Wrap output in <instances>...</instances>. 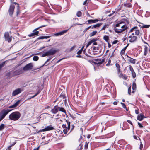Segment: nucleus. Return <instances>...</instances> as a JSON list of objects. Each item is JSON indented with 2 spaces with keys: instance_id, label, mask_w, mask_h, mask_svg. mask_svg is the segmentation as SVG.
<instances>
[{
  "instance_id": "42",
  "label": "nucleus",
  "mask_w": 150,
  "mask_h": 150,
  "mask_svg": "<svg viewBox=\"0 0 150 150\" xmlns=\"http://www.w3.org/2000/svg\"><path fill=\"white\" fill-rule=\"evenodd\" d=\"M83 50L81 49L79 50L77 53V54L78 55L80 54H81Z\"/></svg>"
},
{
  "instance_id": "3",
  "label": "nucleus",
  "mask_w": 150,
  "mask_h": 150,
  "mask_svg": "<svg viewBox=\"0 0 150 150\" xmlns=\"http://www.w3.org/2000/svg\"><path fill=\"white\" fill-rule=\"evenodd\" d=\"M12 110L9 109L2 110L0 112V122L4 118L6 115Z\"/></svg>"
},
{
  "instance_id": "36",
  "label": "nucleus",
  "mask_w": 150,
  "mask_h": 150,
  "mask_svg": "<svg viewBox=\"0 0 150 150\" xmlns=\"http://www.w3.org/2000/svg\"><path fill=\"white\" fill-rule=\"evenodd\" d=\"M5 126L4 124H2L0 125V131L2 130L4 128Z\"/></svg>"
},
{
  "instance_id": "55",
  "label": "nucleus",
  "mask_w": 150,
  "mask_h": 150,
  "mask_svg": "<svg viewBox=\"0 0 150 150\" xmlns=\"http://www.w3.org/2000/svg\"><path fill=\"white\" fill-rule=\"evenodd\" d=\"M118 42V41L117 40H115L114 41L112 42V44H116Z\"/></svg>"
},
{
  "instance_id": "48",
  "label": "nucleus",
  "mask_w": 150,
  "mask_h": 150,
  "mask_svg": "<svg viewBox=\"0 0 150 150\" xmlns=\"http://www.w3.org/2000/svg\"><path fill=\"white\" fill-rule=\"evenodd\" d=\"M48 56V54L47 53V52H45V53H44V54H42V57H45V56Z\"/></svg>"
},
{
  "instance_id": "34",
  "label": "nucleus",
  "mask_w": 150,
  "mask_h": 150,
  "mask_svg": "<svg viewBox=\"0 0 150 150\" xmlns=\"http://www.w3.org/2000/svg\"><path fill=\"white\" fill-rule=\"evenodd\" d=\"M82 14V13L80 11H78L77 13L76 16L78 17H80L81 16Z\"/></svg>"
},
{
  "instance_id": "46",
  "label": "nucleus",
  "mask_w": 150,
  "mask_h": 150,
  "mask_svg": "<svg viewBox=\"0 0 150 150\" xmlns=\"http://www.w3.org/2000/svg\"><path fill=\"white\" fill-rule=\"evenodd\" d=\"M128 93L129 94H130L131 93V87L130 86L128 88Z\"/></svg>"
},
{
  "instance_id": "14",
  "label": "nucleus",
  "mask_w": 150,
  "mask_h": 150,
  "mask_svg": "<svg viewBox=\"0 0 150 150\" xmlns=\"http://www.w3.org/2000/svg\"><path fill=\"white\" fill-rule=\"evenodd\" d=\"M54 129V128H53V127H52V125H50L47 126V127L42 129L41 131L44 132L49 130H52Z\"/></svg>"
},
{
  "instance_id": "25",
  "label": "nucleus",
  "mask_w": 150,
  "mask_h": 150,
  "mask_svg": "<svg viewBox=\"0 0 150 150\" xmlns=\"http://www.w3.org/2000/svg\"><path fill=\"white\" fill-rule=\"evenodd\" d=\"M129 45V44H128L124 48H123L121 51L120 52V54H125V50L127 47L128 45Z\"/></svg>"
},
{
  "instance_id": "19",
  "label": "nucleus",
  "mask_w": 150,
  "mask_h": 150,
  "mask_svg": "<svg viewBox=\"0 0 150 150\" xmlns=\"http://www.w3.org/2000/svg\"><path fill=\"white\" fill-rule=\"evenodd\" d=\"M144 118H145V117L143 114L141 113L137 116V119L139 121H142Z\"/></svg>"
},
{
  "instance_id": "33",
  "label": "nucleus",
  "mask_w": 150,
  "mask_h": 150,
  "mask_svg": "<svg viewBox=\"0 0 150 150\" xmlns=\"http://www.w3.org/2000/svg\"><path fill=\"white\" fill-rule=\"evenodd\" d=\"M103 38L106 42H108L109 38V37L108 36L105 35L103 37Z\"/></svg>"
},
{
  "instance_id": "5",
  "label": "nucleus",
  "mask_w": 150,
  "mask_h": 150,
  "mask_svg": "<svg viewBox=\"0 0 150 150\" xmlns=\"http://www.w3.org/2000/svg\"><path fill=\"white\" fill-rule=\"evenodd\" d=\"M129 36L127 38V40L130 42H133L137 40V37L134 35V33H132L130 35L129 34Z\"/></svg>"
},
{
  "instance_id": "22",
  "label": "nucleus",
  "mask_w": 150,
  "mask_h": 150,
  "mask_svg": "<svg viewBox=\"0 0 150 150\" xmlns=\"http://www.w3.org/2000/svg\"><path fill=\"white\" fill-rule=\"evenodd\" d=\"M58 108L59 111L62 112L64 113L65 114H66V111L63 108L60 107L58 106Z\"/></svg>"
},
{
  "instance_id": "23",
  "label": "nucleus",
  "mask_w": 150,
  "mask_h": 150,
  "mask_svg": "<svg viewBox=\"0 0 150 150\" xmlns=\"http://www.w3.org/2000/svg\"><path fill=\"white\" fill-rule=\"evenodd\" d=\"M115 66L117 68V74H119L121 72L120 69V66L118 63L115 64Z\"/></svg>"
},
{
  "instance_id": "32",
  "label": "nucleus",
  "mask_w": 150,
  "mask_h": 150,
  "mask_svg": "<svg viewBox=\"0 0 150 150\" xmlns=\"http://www.w3.org/2000/svg\"><path fill=\"white\" fill-rule=\"evenodd\" d=\"M97 33V31H93V32L90 33V37H92L93 36L95 35Z\"/></svg>"
},
{
  "instance_id": "59",
  "label": "nucleus",
  "mask_w": 150,
  "mask_h": 150,
  "mask_svg": "<svg viewBox=\"0 0 150 150\" xmlns=\"http://www.w3.org/2000/svg\"><path fill=\"white\" fill-rule=\"evenodd\" d=\"M108 47L109 48H110L111 47V45L110 43H109V42H108Z\"/></svg>"
},
{
  "instance_id": "2",
  "label": "nucleus",
  "mask_w": 150,
  "mask_h": 150,
  "mask_svg": "<svg viewBox=\"0 0 150 150\" xmlns=\"http://www.w3.org/2000/svg\"><path fill=\"white\" fill-rule=\"evenodd\" d=\"M21 114L18 112H14L10 115L9 118L10 120L13 121L18 120L21 117Z\"/></svg>"
},
{
  "instance_id": "58",
  "label": "nucleus",
  "mask_w": 150,
  "mask_h": 150,
  "mask_svg": "<svg viewBox=\"0 0 150 150\" xmlns=\"http://www.w3.org/2000/svg\"><path fill=\"white\" fill-rule=\"evenodd\" d=\"M142 148H143V145L141 143V144H140V149H142Z\"/></svg>"
},
{
  "instance_id": "51",
  "label": "nucleus",
  "mask_w": 150,
  "mask_h": 150,
  "mask_svg": "<svg viewBox=\"0 0 150 150\" xmlns=\"http://www.w3.org/2000/svg\"><path fill=\"white\" fill-rule=\"evenodd\" d=\"M138 125L139 127L141 128H142L143 127V126L142 125V124L139 122L138 123Z\"/></svg>"
},
{
  "instance_id": "28",
  "label": "nucleus",
  "mask_w": 150,
  "mask_h": 150,
  "mask_svg": "<svg viewBox=\"0 0 150 150\" xmlns=\"http://www.w3.org/2000/svg\"><path fill=\"white\" fill-rule=\"evenodd\" d=\"M109 26V25L108 24V23L105 24L102 28L101 30H105L106 28H108Z\"/></svg>"
},
{
  "instance_id": "4",
  "label": "nucleus",
  "mask_w": 150,
  "mask_h": 150,
  "mask_svg": "<svg viewBox=\"0 0 150 150\" xmlns=\"http://www.w3.org/2000/svg\"><path fill=\"white\" fill-rule=\"evenodd\" d=\"M66 122L67 125V126L66 124H63L62 125V127L63 129V131L64 134H66L68 132L70 129V122L66 120Z\"/></svg>"
},
{
  "instance_id": "24",
  "label": "nucleus",
  "mask_w": 150,
  "mask_h": 150,
  "mask_svg": "<svg viewBox=\"0 0 150 150\" xmlns=\"http://www.w3.org/2000/svg\"><path fill=\"white\" fill-rule=\"evenodd\" d=\"M132 88L133 91H132V93H133L134 92V90H135L136 88V85L135 82H133L132 85Z\"/></svg>"
},
{
  "instance_id": "56",
  "label": "nucleus",
  "mask_w": 150,
  "mask_h": 150,
  "mask_svg": "<svg viewBox=\"0 0 150 150\" xmlns=\"http://www.w3.org/2000/svg\"><path fill=\"white\" fill-rule=\"evenodd\" d=\"M134 139H135L136 140H138V139H139V138L138 137H137L136 136H134Z\"/></svg>"
},
{
  "instance_id": "37",
  "label": "nucleus",
  "mask_w": 150,
  "mask_h": 150,
  "mask_svg": "<svg viewBox=\"0 0 150 150\" xmlns=\"http://www.w3.org/2000/svg\"><path fill=\"white\" fill-rule=\"evenodd\" d=\"M102 24V23H97L94 25L95 28H96L100 27Z\"/></svg>"
},
{
  "instance_id": "29",
  "label": "nucleus",
  "mask_w": 150,
  "mask_h": 150,
  "mask_svg": "<svg viewBox=\"0 0 150 150\" xmlns=\"http://www.w3.org/2000/svg\"><path fill=\"white\" fill-rule=\"evenodd\" d=\"M83 105L82 107L84 108H85L87 107V103L86 100L84 101L82 103Z\"/></svg>"
},
{
  "instance_id": "18",
  "label": "nucleus",
  "mask_w": 150,
  "mask_h": 150,
  "mask_svg": "<svg viewBox=\"0 0 150 150\" xmlns=\"http://www.w3.org/2000/svg\"><path fill=\"white\" fill-rule=\"evenodd\" d=\"M20 100H18L13 105L8 107L10 108H14L17 106L20 103Z\"/></svg>"
},
{
  "instance_id": "47",
  "label": "nucleus",
  "mask_w": 150,
  "mask_h": 150,
  "mask_svg": "<svg viewBox=\"0 0 150 150\" xmlns=\"http://www.w3.org/2000/svg\"><path fill=\"white\" fill-rule=\"evenodd\" d=\"M76 46H74L72 47H71L69 50L70 51H71L73 50L75 48Z\"/></svg>"
},
{
  "instance_id": "15",
  "label": "nucleus",
  "mask_w": 150,
  "mask_h": 150,
  "mask_svg": "<svg viewBox=\"0 0 150 150\" xmlns=\"http://www.w3.org/2000/svg\"><path fill=\"white\" fill-rule=\"evenodd\" d=\"M95 60L96 61V64H100L104 62L105 59L104 58L100 59H95Z\"/></svg>"
},
{
  "instance_id": "17",
  "label": "nucleus",
  "mask_w": 150,
  "mask_h": 150,
  "mask_svg": "<svg viewBox=\"0 0 150 150\" xmlns=\"http://www.w3.org/2000/svg\"><path fill=\"white\" fill-rule=\"evenodd\" d=\"M127 57L129 58L127 59V61L129 62L132 63L133 64H135L136 63V60L135 59H133L131 58L128 56H127Z\"/></svg>"
},
{
  "instance_id": "8",
  "label": "nucleus",
  "mask_w": 150,
  "mask_h": 150,
  "mask_svg": "<svg viewBox=\"0 0 150 150\" xmlns=\"http://www.w3.org/2000/svg\"><path fill=\"white\" fill-rule=\"evenodd\" d=\"M58 50H57L52 49L46 52L48 54V56H49L54 54Z\"/></svg>"
},
{
  "instance_id": "43",
  "label": "nucleus",
  "mask_w": 150,
  "mask_h": 150,
  "mask_svg": "<svg viewBox=\"0 0 150 150\" xmlns=\"http://www.w3.org/2000/svg\"><path fill=\"white\" fill-rule=\"evenodd\" d=\"M118 74L119 77L120 78H122L124 75L123 74L121 73H120L119 74Z\"/></svg>"
},
{
  "instance_id": "12",
  "label": "nucleus",
  "mask_w": 150,
  "mask_h": 150,
  "mask_svg": "<svg viewBox=\"0 0 150 150\" xmlns=\"http://www.w3.org/2000/svg\"><path fill=\"white\" fill-rule=\"evenodd\" d=\"M15 8V6L13 4H11L10 6L8 12L9 14L11 16L12 15Z\"/></svg>"
},
{
  "instance_id": "64",
  "label": "nucleus",
  "mask_w": 150,
  "mask_h": 150,
  "mask_svg": "<svg viewBox=\"0 0 150 150\" xmlns=\"http://www.w3.org/2000/svg\"><path fill=\"white\" fill-rule=\"evenodd\" d=\"M39 148H40V146H39L36 148L34 149H35V150H39Z\"/></svg>"
},
{
  "instance_id": "62",
  "label": "nucleus",
  "mask_w": 150,
  "mask_h": 150,
  "mask_svg": "<svg viewBox=\"0 0 150 150\" xmlns=\"http://www.w3.org/2000/svg\"><path fill=\"white\" fill-rule=\"evenodd\" d=\"M11 146H10L8 147V149L9 150H11Z\"/></svg>"
},
{
  "instance_id": "13",
  "label": "nucleus",
  "mask_w": 150,
  "mask_h": 150,
  "mask_svg": "<svg viewBox=\"0 0 150 150\" xmlns=\"http://www.w3.org/2000/svg\"><path fill=\"white\" fill-rule=\"evenodd\" d=\"M58 106L56 105L54 106V108L51 110V112L54 114H56L59 111Z\"/></svg>"
},
{
  "instance_id": "30",
  "label": "nucleus",
  "mask_w": 150,
  "mask_h": 150,
  "mask_svg": "<svg viewBox=\"0 0 150 150\" xmlns=\"http://www.w3.org/2000/svg\"><path fill=\"white\" fill-rule=\"evenodd\" d=\"M96 40V39H93L91 40L88 43L89 45L93 42H95Z\"/></svg>"
},
{
  "instance_id": "50",
  "label": "nucleus",
  "mask_w": 150,
  "mask_h": 150,
  "mask_svg": "<svg viewBox=\"0 0 150 150\" xmlns=\"http://www.w3.org/2000/svg\"><path fill=\"white\" fill-rule=\"evenodd\" d=\"M91 26H89L87 28L84 30V31L85 32L87 30H89L91 28Z\"/></svg>"
},
{
  "instance_id": "9",
  "label": "nucleus",
  "mask_w": 150,
  "mask_h": 150,
  "mask_svg": "<svg viewBox=\"0 0 150 150\" xmlns=\"http://www.w3.org/2000/svg\"><path fill=\"white\" fill-rule=\"evenodd\" d=\"M4 37L5 40L10 42L11 41L12 36L10 37L9 33L8 32H6L4 34Z\"/></svg>"
},
{
  "instance_id": "45",
  "label": "nucleus",
  "mask_w": 150,
  "mask_h": 150,
  "mask_svg": "<svg viewBox=\"0 0 150 150\" xmlns=\"http://www.w3.org/2000/svg\"><path fill=\"white\" fill-rule=\"evenodd\" d=\"M121 104H122V107L124 108L125 109L126 108V105L124 103L121 102Z\"/></svg>"
},
{
  "instance_id": "16",
  "label": "nucleus",
  "mask_w": 150,
  "mask_h": 150,
  "mask_svg": "<svg viewBox=\"0 0 150 150\" xmlns=\"http://www.w3.org/2000/svg\"><path fill=\"white\" fill-rule=\"evenodd\" d=\"M150 49H149V47L147 46H144V55L145 56L149 53V52Z\"/></svg>"
},
{
  "instance_id": "6",
  "label": "nucleus",
  "mask_w": 150,
  "mask_h": 150,
  "mask_svg": "<svg viewBox=\"0 0 150 150\" xmlns=\"http://www.w3.org/2000/svg\"><path fill=\"white\" fill-rule=\"evenodd\" d=\"M44 26H42L35 29L33 30V33L30 34L28 35V36L29 37H32L38 35L39 34V31H36V30L39 29L40 28Z\"/></svg>"
},
{
  "instance_id": "31",
  "label": "nucleus",
  "mask_w": 150,
  "mask_h": 150,
  "mask_svg": "<svg viewBox=\"0 0 150 150\" xmlns=\"http://www.w3.org/2000/svg\"><path fill=\"white\" fill-rule=\"evenodd\" d=\"M115 50V49L113 50H111V51L110 52V53L111 54V55L110 56V57H113L115 55L114 52Z\"/></svg>"
},
{
  "instance_id": "20",
  "label": "nucleus",
  "mask_w": 150,
  "mask_h": 150,
  "mask_svg": "<svg viewBox=\"0 0 150 150\" xmlns=\"http://www.w3.org/2000/svg\"><path fill=\"white\" fill-rule=\"evenodd\" d=\"M99 20L98 19L94 20L90 19L88 20L87 21L88 24H92L97 22Z\"/></svg>"
},
{
  "instance_id": "57",
  "label": "nucleus",
  "mask_w": 150,
  "mask_h": 150,
  "mask_svg": "<svg viewBox=\"0 0 150 150\" xmlns=\"http://www.w3.org/2000/svg\"><path fill=\"white\" fill-rule=\"evenodd\" d=\"M135 112L136 114H138L139 113V110H135Z\"/></svg>"
},
{
  "instance_id": "60",
  "label": "nucleus",
  "mask_w": 150,
  "mask_h": 150,
  "mask_svg": "<svg viewBox=\"0 0 150 150\" xmlns=\"http://www.w3.org/2000/svg\"><path fill=\"white\" fill-rule=\"evenodd\" d=\"M117 101H115L113 103V104L115 105H117Z\"/></svg>"
},
{
  "instance_id": "35",
  "label": "nucleus",
  "mask_w": 150,
  "mask_h": 150,
  "mask_svg": "<svg viewBox=\"0 0 150 150\" xmlns=\"http://www.w3.org/2000/svg\"><path fill=\"white\" fill-rule=\"evenodd\" d=\"M124 6H126V7H127L128 8H131L132 7V6H131V4H127V3L124 4Z\"/></svg>"
},
{
  "instance_id": "26",
  "label": "nucleus",
  "mask_w": 150,
  "mask_h": 150,
  "mask_svg": "<svg viewBox=\"0 0 150 150\" xmlns=\"http://www.w3.org/2000/svg\"><path fill=\"white\" fill-rule=\"evenodd\" d=\"M142 25H139V26H141V28H149L150 26V25H144L142 23H141Z\"/></svg>"
},
{
  "instance_id": "52",
  "label": "nucleus",
  "mask_w": 150,
  "mask_h": 150,
  "mask_svg": "<svg viewBox=\"0 0 150 150\" xmlns=\"http://www.w3.org/2000/svg\"><path fill=\"white\" fill-rule=\"evenodd\" d=\"M123 79L124 80H126L127 79V77L125 76V75H124L122 77Z\"/></svg>"
},
{
  "instance_id": "63",
  "label": "nucleus",
  "mask_w": 150,
  "mask_h": 150,
  "mask_svg": "<svg viewBox=\"0 0 150 150\" xmlns=\"http://www.w3.org/2000/svg\"><path fill=\"white\" fill-rule=\"evenodd\" d=\"M129 69V70H130V71H131V70H132V69H133V68L131 66H130Z\"/></svg>"
},
{
  "instance_id": "49",
  "label": "nucleus",
  "mask_w": 150,
  "mask_h": 150,
  "mask_svg": "<svg viewBox=\"0 0 150 150\" xmlns=\"http://www.w3.org/2000/svg\"><path fill=\"white\" fill-rule=\"evenodd\" d=\"M88 143H87V142H86V144L85 145V148L87 149L88 148Z\"/></svg>"
},
{
  "instance_id": "1",
  "label": "nucleus",
  "mask_w": 150,
  "mask_h": 150,
  "mask_svg": "<svg viewBox=\"0 0 150 150\" xmlns=\"http://www.w3.org/2000/svg\"><path fill=\"white\" fill-rule=\"evenodd\" d=\"M129 21L127 19H122L121 21L119 23L116 25L115 26L116 27L120 26V24L122 23L124 24L121 26L120 29L117 28H115V31L117 33H120L127 30L128 28L127 25L129 24Z\"/></svg>"
},
{
  "instance_id": "61",
  "label": "nucleus",
  "mask_w": 150,
  "mask_h": 150,
  "mask_svg": "<svg viewBox=\"0 0 150 150\" xmlns=\"http://www.w3.org/2000/svg\"><path fill=\"white\" fill-rule=\"evenodd\" d=\"M40 90L38 91V92L36 93V94L37 95L40 93Z\"/></svg>"
},
{
  "instance_id": "54",
  "label": "nucleus",
  "mask_w": 150,
  "mask_h": 150,
  "mask_svg": "<svg viewBox=\"0 0 150 150\" xmlns=\"http://www.w3.org/2000/svg\"><path fill=\"white\" fill-rule=\"evenodd\" d=\"M127 121L130 124L132 125H133L132 123L130 120H128Z\"/></svg>"
},
{
  "instance_id": "21",
  "label": "nucleus",
  "mask_w": 150,
  "mask_h": 150,
  "mask_svg": "<svg viewBox=\"0 0 150 150\" xmlns=\"http://www.w3.org/2000/svg\"><path fill=\"white\" fill-rule=\"evenodd\" d=\"M67 30H64L63 31L55 34L54 35L56 36L61 35L66 33L67 32Z\"/></svg>"
},
{
  "instance_id": "41",
  "label": "nucleus",
  "mask_w": 150,
  "mask_h": 150,
  "mask_svg": "<svg viewBox=\"0 0 150 150\" xmlns=\"http://www.w3.org/2000/svg\"><path fill=\"white\" fill-rule=\"evenodd\" d=\"M132 74L133 78H134L136 76V74L135 72H133L131 73Z\"/></svg>"
},
{
  "instance_id": "39",
  "label": "nucleus",
  "mask_w": 150,
  "mask_h": 150,
  "mask_svg": "<svg viewBox=\"0 0 150 150\" xmlns=\"http://www.w3.org/2000/svg\"><path fill=\"white\" fill-rule=\"evenodd\" d=\"M66 96L65 95L62 94L59 96V98L64 99L65 98Z\"/></svg>"
},
{
  "instance_id": "44",
  "label": "nucleus",
  "mask_w": 150,
  "mask_h": 150,
  "mask_svg": "<svg viewBox=\"0 0 150 150\" xmlns=\"http://www.w3.org/2000/svg\"><path fill=\"white\" fill-rule=\"evenodd\" d=\"M13 4H17V9L18 11H19V6L18 4V3H16V2H14L13 3Z\"/></svg>"
},
{
  "instance_id": "10",
  "label": "nucleus",
  "mask_w": 150,
  "mask_h": 150,
  "mask_svg": "<svg viewBox=\"0 0 150 150\" xmlns=\"http://www.w3.org/2000/svg\"><path fill=\"white\" fill-rule=\"evenodd\" d=\"M135 33V35H138L139 34V31L137 27L135 26L132 28L130 30V32H134Z\"/></svg>"
},
{
  "instance_id": "27",
  "label": "nucleus",
  "mask_w": 150,
  "mask_h": 150,
  "mask_svg": "<svg viewBox=\"0 0 150 150\" xmlns=\"http://www.w3.org/2000/svg\"><path fill=\"white\" fill-rule=\"evenodd\" d=\"M50 36H40L38 38V39L39 40L41 39H43L45 38L47 39L49 38Z\"/></svg>"
},
{
  "instance_id": "40",
  "label": "nucleus",
  "mask_w": 150,
  "mask_h": 150,
  "mask_svg": "<svg viewBox=\"0 0 150 150\" xmlns=\"http://www.w3.org/2000/svg\"><path fill=\"white\" fill-rule=\"evenodd\" d=\"M5 62H3L1 64H0V70L1 68L4 65Z\"/></svg>"
},
{
  "instance_id": "7",
  "label": "nucleus",
  "mask_w": 150,
  "mask_h": 150,
  "mask_svg": "<svg viewBox=\"0 0 150 150\" xmlns=\"http://www.w3.org/2000/svg\"><path fill=\"white\" fill-rule=\"evenodd\" d=\"M33 65L32 63H29L26 65L23 68L24 71H27L32 69Z\"/></svg>"
},
{
  "instance_id": "38",
  "label": "nucleus",
  "mask_w": 150,
  "mask_h": 150,
  "mask_svg": "<svg viewBox=\"0 0 150 150\" xmlns=\"http://www.w3.org/2000/svg\"><path fill=\"white\" fill-rule=\"evenodd\" d=\"M39 57L37 56H34L33 58V59L34 61H37Z\"/></svg>"
},
{
  "instance_id": "53",
  "label": "nucleus",
  "mask_w": 150,
  "mask_h": 150,
  "mask_svg": "<svg viewBox=\"0 0 150 150\" xmlns=\"http://www.w3.org/2000/svg\"><path fill=\"white\" fill-rule=\"evenodd\" d=\"M51 59L49 58L47 59V60L46 61V62L42 66H43L46 64V63H47Z\"/></svg>"
},
{
  "instance_id": "11",
  "label": "nucleus",
  "mask_w": 150,
  "mask_h": 150,
  "mask_svg": "<svg viewBox=\"0 0 150 150\" xmlns=\"http://www.w3.org/2000/svg\"><path fill=\"white\" fill-rule=\"evenodd\" d=\"M23 91L21 88H17L12 93V96H15L16 95L21 92Z\"/></svg>"
}]
</instances>
